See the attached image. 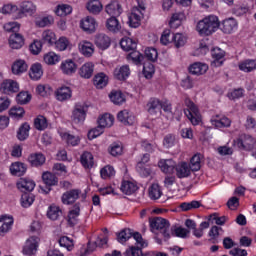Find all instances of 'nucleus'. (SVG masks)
I'll return each mask as SVG.
<instances>
[{"label":"nucleus","instance_id":"f257e3e1","mask_svg":"<svg viewBox=\"0 0 256 256\" xmlns=\"http://www.w3.org/2000/svg\"><path fill=\"white\" fill-rule=\"evenodd\" d=\"M219 27V18L217 16L210 15L200 20L197 23L196 29L198 33H215L219 31Z\"/></svg>","mask_w":256,"mask_h":256},{"label":"nucleus","instance_id":"f03ea898","mask_svg":"<svg viewBox=\"0 0 256 256\" xmlns=\"http://www.w3.org/2000/svg\"><path fill=\"white\" fill-rule=\"evenodd\" d=\"M150 227L152 231H160L165 241L171 239V233H169V227H171V224L169 223V220L162 217L152 218L150 220Z\"/></svg>","mask_w":256,"mask_h":256},{"label":"nucleus","instance_id":"7ed1b4c3","mask_svg":"<svg viewBox=\"0 0 256 256\" xmlns=\"http://www.w3.org/2000/svg\"><path fill=\"white\" fill-rule=\"evenodd\" d=\"M138 5L132 8V11L129 15V26L137 29L141 25V20L143 19L146 11L145 3L141 0H137Z\"/></svg>","mask_w":256,"mask_h":256},{"label":"nucleus","instance_id":"20e7f679","mask_svg":"<svg viewBox=\"0 0 256 256\" xmlns=\"http://www.w3.org/2000/svg\"><path fill=\"white\" fill-rule=\"evenodd\" d=\"M185 105L188 108L187 110H184L186 117H188L192 125H199L201 123V113L199 112L197 105H195L189 98L185 99Z\"/></svg>","mask_w":256,"mask_h":256},{"label":"nucleus","instance_id":"39448f33","mask_svg":"<svg viewBox=\"0 0 256 256\" xmlns=\"http://www.w3.org/2000/svg\"><path fill=\"white\" fill-rule=\"evenodd\" d=\"M135 239L136 243L140 245V247H147V244L145 241H143V236L139 232L133 233V231L129 228L123 229L120 233H117V240L119 243H126V241H129V239Z\"/></svg>","mask_w":256,"mask_h":256},{"label":"nucleus","instance_id":"423d86ee","mask_svg":"<svg viewBox=\"0 0 256 256\" xmlns=\"http://www.w3.org/2000/svg\"><path fill=\"white\" fill-rule=\"evenodd\" d=\"M43 42L48 45H56L59 51H65L69 47V40L65 37H61L57 40L55 33L45 34L43 36Z\"/></svg>","mask_w":256,"mask_h":256},{"label":"nucleus","instance_id":"0eeeda50","mask_svg":"<svg viewBox=\"0 0 256 256\" xmlns=\"http://www.w3.org/2000/svg\"><path fill=\"white\" fill-rule=\"evenodd\" d=\"M87 117V106L83 104H75L74 109L72 111L71 119L73 123L79 125L85 122V118Z\"/></svg>","mask_w":256,"mask_h":256},{"label":"nucleus","instance_id":"6e6552de","mask_svg":"<svg viewBox=\"0 0 256 256\" xmlns=\"http://www.w3.org/2000/svg\"><path fill=\"white\" fill-rule=\"evenodd\" d=\"M237 146L245 151H251L256 147V139L251 135L242 134L237 139Z\"/></svg>","mask_w":256,"mask_h":256},{"label":"nucleus","instance_id":"1a4fd4ad","mask_svg":"<svg viewBox=\"0 0 256 256\" xmlns=\"http://www.w3.org/2000/svg\"><path fill=\"white\" fill-rule=\"evenodd\" d=\"M39 247V238L37 236H32L26 240L23 247L24 255H35L37 253V248Z\"/></svg>","mask_w":256,"mask_h":256},{"label":"nucleus","instance_id":"9d476101","mask_svg":"<svg viewBox=\"0 0 256 256\" xmlns=\"http://www.w3.org/2000/svg\"><path fill=\"white\" fill-rule=\"evenodd\" d=\"M10 49L19 50L25 45V37L20 33H12L8 39Z\"/></svg>","mask_w":256,"mask_h":256},{"label":"nucleus","instance_id":"9b49d317","mask_svg":"<svg viewBox=\"0 0 256 256\" xmlns=\"http://www.w3.org/2000/svg\"><path fill=\"white\" fill-rule=\"evenodd\" d=\"M0 91L5 95H11V93L19 92V84L14 80H4L1 83Z\"/></svg>","mask_w":256,"mask_h":256},{"label":"nucleus","instance_id":"f8f14e48","mask_svg":"<svg viewBox=\"0 0 256 256\" xmlns=\"http://www.w3.org/2000/svg\"><path fill=\"white\" fill-rule=\"evenodd\" d=\"M80 196L81 190H69L62 195V203H64V205H73V203H75V201H77V199H79Z\"/></svg>","mask_w":256,"mask_h":256},{"label":"nucleus","instance_id":"ddd939ff","mask_svg":"<svg viewBox=\"0 0 256 256\" xmlns=\"http://www.w3.org/2000/svg\"><path fill=\"white\" fill-rule=\"evenodd\" d=\"M147 111L150 115H158L161 114V109L163 108V103H161V100L157 98H151L147 105Z\"/></svg>","mask_w":256,"mask_h":256},{"label":"nucleus","instance_id":"4468645a","mask_svg":"<svg viewBox=\"0 0 256 256\" xmlns=\"http://www.w3.org/2000/svg\"><path fill=\"white\" fill-rule=\"evenodd\" d=\"M105 12L107 15H110V17H119L121 13H123V8H121V4H119L118 1H112L105 7Z\"/></svg>","mask_w":256,"mask_h":256},{"label":"nucleus","instance_id":"2eb2a0df","mask_svg":"<svg viewBox=\"0 0 256 256\" xmlns=\"http://www.w3.org/2000/svg\"><path fill=\"white\" fill-rule=\"evenodd\" d=\"M94 43L98 49L105 51V49H109L111 46V38L106 34H98L95 37Z\"/></svg>","mask_w":256,"mask_h":256},{"label":"nucleus","instance_id":"dca6fc26","mask_svg":"<svg viewBox=\"0 0 256 256\" xmlns=\"http://www.w3.org/2000/svg\"><path fill=\"white\" fill-rule=\"evenodd\" d=\"M118 121L124 125H135V115L129 110H122L117 115Z\"/></svg>","mask_w":256,"mask_h":256},{"label":"nucleus","instance_id":"f3484780","mask_svg":"<svg viewBox=\"0 0 256 256\" xmlns=\"http://www.w3.org/2000/svg\"><path fill=\"white\" fill-rule=\"evenodd\" d=\"M80 27L83 31H90L91 33H94V31H97V21H95V18L87 16L81 20Z\"/></svg>","mask_w":256,"mask_h":256},{"label":"nucleus","instance_id":"a211bd4d","mask_svg":"<svg viewBox=\"0 0 256 256\" xmlns=\"http://www.w3.org/2000/svg\"><path fill=\"white\" fill-rule=\"evenodd\" d=\"M78 49L84 57H91L93 53H95V47L93 46V43L87 41V40H82L78 44Z\"/></svg>","mask_w":256,"mask_h":256},{"label":"nucleus","instance_id":"6ab92c4d","mask_svg":"<svg viewBox=\"0 0 256 256\" xmlns=\"http://www.w3.org/2000/svg\"><path fill=\"white\" fill-rule=\"evenodd\" d=\"M16 185L22 193H25V191L31 192L35 189V181L29 178H20Z\"/></svg>","mask_w":256,"mask_h":256},{"label":"nucleus","instance_id":"aec40b11","mask_svg":"<svg viewBox=\"0 0 256 256\" xmlns=\"http://www.w3.org/2000/svg\"><path fill=\"white\" fill-rule=\"evenodd\" d=\"M211 123L214 127H216V129H221L223 127H231L230 119L219 114L212 117Z\"/></svg>","mask_w":256,"mask_h":256},{"label":"nucleus","instance_id":"412c9836","mask_svg":"<svg viewBox=\"0 0 256 256\" xmlns=\"http://www.w3.org/2000/svg\"><path fill=\"white\" fill-rule=\"evenodd\" d=\"M208 69L209 66H207V64L195 62L189 66V73L192 75H205Z\"/></svg>","mask_w":256,"mask_h":256},{"label":"nucleus","instance_id":"4be33fe9","mask_svg":"<svg viewBox=\"0 0 256 256\" xmlns=\"http://www.w3.org/2000/svg\"><path fill=\"white\" fill-rule=\"evenodd\" d=\"M60 69L64 75H73L77 71V64L73 60L68 59L61 63Z\"/></svg>","mask_w":256,"mask_h":256},{"label":"nucleus","instance_id":"5701e85b","mask_svg":"<svg viewBox=\"0 0 256 256\" xmlns=\"http://www.w3.org/2000/svg\"><path fill=\"white\" fill-rule=\"evenodd\" d=\"M55 95L58 101H67L72 97L71 88L62 86L56 90Z\"/></svg>","mask_w":256,"mask_h":256},{"label":"nucleus","instance_id":"b1692460","mask_svg":"<svg viewBox=\"0 0 256 256\" xmlns=\"http://www.w3.org/2000/svg\"><path fill=\"white\" fill-rule=\"evenodd\" d=\"M95 69V65L91 62H87L83 64L79 70L80 77H83V79H91L93 77V71Z\"/></svg>","mask_w":256,"mask_h":256},{"label":"nucleus","instance_id":"393cba45","mask_svg":"<svg viewBox=\"0 0 256 256\" xmlns=\"http://www.w3.org/2000/svg\"><path fill=\"white\" fill-rule=\"evenodd\" d=\"M158 167H160L163 173L171 174L175 171L176 164L173 159L161 160L158 162Z\"/></svg>","mask_w":256,"mask_h":256},{"label":"nucleus","instance_id":"a878e982","mask_svg":"<svg viewBox=\"0 0 256 256\" xmlns=\"http://www.w3.org/2000/svg\"><path fill=\"white\" fill-rule=\"evenodd\" d=\"M176 175L179 179L189 177L191 175V167L186 162H182L176 166Z\"/></svg>","mask_w":256,"mask_h":256},{"label":"nucleus","instance_id":"bb28decb","mask_svg":"<svg viewBox=\"0 0 256 256\" xmlns=\"http://www.w3.org/2000/svg\"><path fill=\"white\" fill-rule=\"evenodd\" d=\"M129 75H131V69L129 68V65H123L120 68H116L114 70V77L119 81H125Z\"/></svg>","mask_w":256,"mask_h":256},{"label":"nucleus","instance_id":"cd10ccee","mask_svg":"<svg viewBox=\"0 0 256 256\" xmlns=\"http://www.w3.org/2000/svg\"><path fill=\"white\" fill-rule=\"evenodd\" d=\"M137 43V39L126 37L122 38L120 46L124 51H134V49H137Z\"/></svg>","mask_w":256,"mask_h":256},{"label":"nucleus","instance_id":"c85d7f7f","mask_svg":"<svg viewBox=\"0 0 256 256\" xmlns=\"http://www.w3.org/2000/svg\"><path fill=\"white\" fill-rule=\"evenodd\" d=\"M10 173L16 177H23V174L27 173V166L21 162L13 163L10 166Z\"/></svg>","mask_w":256,"mask_h":256},{"label":"nucleus","instance_id":"c756f323","mask_svg":"<svg viewBox=\"0 0 256 256\" xmlns=\"http://www.w3.org/2000/svg\"><path fill=\"white\" fill-rule=\"evenodd\" d=\"M86 8L92 15H99L100 11H103V4L99 0H90L86 4Z\"/></svg>","mask_w":256,"mask_h":256},{"label":"nucleus","instance_id":"7c9ffc66","mask_svg":"<svg viewBox=\"0 0 256 256\" xmlns=\"http://www.w3.org/2000/svg\"><path fill=\"white\" fill-rule=\"evenodd\" d=\"M28 66L25 60H16L12 65V73L13 75H21V73H25L27 71Z\"/></svg>","mask_w":256,"mask_h":256},{"label":"nucleus","instance_id":"2f4dec72","mask_svg":"<svg viewBox=\"0 0 256 256\" xmlns=\"http://www.w3.org/2000/svg\"><path fill=\"white\" fill-rule=\"evenodd\" d=\"M29 75L30 79H33V81H39V79L43 77V67L41 66V64H33L30 68Z\"/></svg>","mask_w":256,"mask_h":256},{"label":"nucleus","instance_id":"473e14b6","mask_svg":"<svg viewBox=\"0 0 256 256\" xmlns=\"http://www.w3.org/2000/svg\"><path fill=\"white\" fill-rule=\"evenodd\" d=\"M212 57L214 59L213 65L215 67H221L223 65V57H225V51L221 48H214L212 50Z\"/></svg>","mask_w":256,"mask_h":256},{"label":"nucleus","instance_id":"72a5a7b5","mask_svg":"<svg viewBox=\"0 0 256 256\" xmlns=\"http://www.w3.org/2000/svg\"><path fill=\"white\" fill-rule=\"evenodd\" d=\"M63 216V211L56 205H51L47 211V217L51 221H57Z\"/></svg>","mask_w":256,"mask_h":256},{"label":"nucleus","instance_id":"f704fd0d","mask_svg":"<svg viewBox=\"0 0 256 256\" xmlns=\"http://www.w3.org/2000/svg\"><path fill=\"white\" fill-rule=\"evenodd\" d=\"M94 85L97 89H103V87L107 86V83L109 82V77L103 72L98 73L94 76Z\"/></svg>","mask_w":256,"mask_h":256},{"label":"nucleus","instance_id":"c9c22d12","mask_svg":"<svg viewBox=\"0 0 256 256\" xmlns=\"http://www.w3.org/2000/svg\"><path fill=\"white\" fill-rule=\"evenodd\" d=\"M42 181L47 187H53L59 183V178L51 172H44L42 174Z\"/></svg>","mask_w":256,"mask_h":256},{"label":"nucleus","instance_id":"e433bc0d","mask_svg":"<svg viewBox=\"0 0 256 256\" xmlns=\"http://www.w3.org/2000/svg\"><path fill=\"white\" fill-rule=\"evenodd\" d=\"M109 98L114 105H122V103H125V95L121 90H112L109 94Z\"/></svg>","mask_w":256,"mask_h":256},{"label":"nucleus","instance_id":"4c0bfd02","mask_svg":"<svg viewBox=\"0 0 256 256\" xmlns=\"http://www.w3.org/2000/svg\"><path fill=\"white\" fill-rule=\"evenodd\" d=\"M80 213L81 207L79 206V204H75L74 208L68 214V223L69 225H71V227L77 225V218L79 217Z\"/></svg>","mask_w":256,"mask_h":256},{"label":"nucleus","instance_id":"58836bf2","mask_svg":"<svg viewBox=\"0 0 256 256\" xmlns=\"http://www.w3.org/2000/svg\"><path fill=\"white\" fill-rule=\"evenodd\" d=\"M80 161L84 169H92L93 165H95V162L93 161V154H91V152H84L81 155Z\"/></svg>","mask_w":256,"mask_h":256},{"label":"nucleus","instance_id":"ea45409f","mask_svg":"<svg viewBox=\"0 0 256 256\" xmlns=\"http://www.w3.org/2000/svg\"><path fill=\"white\" fill-rule=\"evenodd\" d=\"M148 195L153 201H157V199H160L161 195H163V191H161V186H159V184H152L148 189Z\"/></svg>","mask_w":256,"mask_h":256},{"label":"nucleus","instance_id":"a19ab883","mask_svg":"<svg viewBox=\"0 0 256 256\" xmlns=\"http://www.w3.org/2000/svg\"><path fill=\"white\" fill-rule=\"evenodd\" d=\"M203 162V155L201 153L195 154L190 160L191 171H199L201 169V163Z\"/></svg>","mask_w":256,"mask_h":256},{"label":"nucleus","instance_id":"79ce46f5","mask_svg":"<svg viewBox=\"0 0 256 256\" xmlns=\"http://www.w3.org/2000/svg\"><path fill=\"white\" fill-rule=\"evenodd\" d=\"M32 167H41L45 164V156L43 154H32L28 158Z\"/></svg>","mask_w":256,"mask_h":256},{"label":"nucleus","instance_id":"37998d69","mask_svg":"<svg viewBox=\"0 0 256 256\" xmlns=\"http://www.w3.org/2000/svg\"><path fill=\"white\" fill-rule=\"evenodd\" d=\"M185 19V14L182 12L174 13L169 22V26L172 29H177V27L181 26V21Z\"/></svg>","mask_w":256,"mask_h":256},{"label":"nucleus","instance_id":"c03bdc74","mask_svg":"<svg viewBox=\"0 0 256 256\" xmlns=\"http://www.w3.org/2000/svg\"><path fill=\"white\" fill-rule=\"evenodd\" d=\"M120 189H121L122 193H124L125 195H133V193H135V191H137L138 187L133 182L124 181V182H122Z\"/></svg>","mask_w":256,"mask_h":256},{"label":"nucleus","instance_id":"a18cd8bd","mask_svg":"<svg viewBox=\"0 0 256 256\" xmlns=\"http://www.w3.org/2000/svg\"><path fill=\"white\" fill-rule=\"evenodd\" d=\"M13 225V217L2 216L0 218V233H7Z\"/></svg>","mask_w":256,"mask_h":256},{"label":"nucleus","instance_id":"49530a36","mask_svg":"<svg viewBox=\"0 0 256 256\" xmlns=\"http://www.w3.org/2000/svg\"><path fill=\"white\" fill-rule=\"evenodd\" d=\"M106 27L108 31H111L113 33H117L121 31V24L119 23V20H117L116 17H111L106 22Z\"/></svg>","mask_w":256,"mask_h":256},{"label":"nucleus","instance_id":"de8ad7c7","mask_svg":"<svg viewBox=\"0 0 256 256\" xmlns=\"http://www.w3.org/2000/svg\"><path fill=\"white\" fill-rule=\"evenodd\" d=\"M240 71H244L245 73H251V71H255L256 69V60H246L239 64Z\"/></svg>","mask_w":256,"mask_h":256},{"label":"nucleus","instance_id":"09e8293b","mask_svg":"<svg viewBox=\"0 0 256 256\" xmlns=\"http://www.w3.org/2000/svg\"><path fill=\"white\" fill-rule=\"evenodd\" d=\"M48 126H49V124H48L47 118H45V116L39 115L37 118H35L34 127L38 131H45V129H47Z\"/></svg>","mask_w":256,"mask_h":256},{"label":"nucleus","instance_id":"8fccbe9b","mask_svg":"<svg viewBox=\"0 0 256 256\" xmlns=\"http://www.w3.org/2000/svg\"><path fill=\"white\" fill-rule=\"evenodd\" d=\"M109 153L112 157H119L123 155V144L121 142H114L109 147Z\"/></svg>","mask_w":256,"mask_h":256},{"label":"nucleus","instance_id":"3c124183","mask_svg":"<svg viewBox=\"0 0 256 256\" xmlns=\"http://www.w3.org/2000/svg\"><path fill=\"white\" fill-rule=\"evenodd\" d=\"M113 125V117L111 114H104L98 119V126L102 129L105 127H111Z\"/></svg>","mask_w":256,"mask_h":256},{"label":"nucleus","instance_id":"603ef678","mask_svg":"<svg viewBox=\"0 0 256 256\" xmlns=\"http://www.w3.org/2000/svg\"><path fill=\"white\" fill-rule=\"evenodd\" d=\"M31 129V126H29V124L24 123L21 125V127L19 128L18 132H17V138L19 139V141H25V139H27V137H29V130Z\"/></svg>","mask_w":256,"mask_h":256},{"label":"nucleus","instance_id":"864d4df0","mask_svg":"<svg viewBox=\"0 0 256 256\" xmlns=\"http://www.w3.org/2000/svg\"><path fill=\"white\" fill-rule=\"evenodd\" d=\"M62 139H64V141H66V143L68 145H71L72 147H75L77 145H79L81 139L79 138V136H75L69 133H63L62 134Z\"/></svg>","mask_w":256,"mask_h":256},{"label":"nucleus","instance_id":"5fc2aeb1","mask_svg":"<svg viewBox=\"0 0 256 256\" xmlns=\"http://www.w3.org/2000/svg\"><path fill=\"white\" fill-rule=\"evenodd\" d=\"M72 11L73 8L70 5L62 4L57 6L56 15L58 17H67V15H71Z\"/></svg>","mask_w":256,"mask_h":256},{"label":"nucleus","instance_id":"6e6d98bb","mask_svg":"<svg viewBox=\"0 0 256 256\" xmlns=\"http://www.w3.org/2000/svg\"><path fill=\"white\" fill-rule=\"evenodd\" d=\"M188 233H189V230L183 227H179V226L171 227V235H174V237H180L181 239H185Z\"/></svg>","mask_w":256,"mask_h":256},{"label":"nucleus","instance_id":"4d7b16f0","mask_svg":"<svg viewBox=\"0 0 256 256\" xmlns=\"http://www.w3.org/2000/svg\"><path fill=\"white\" fill-rule=\"evenodd\" d=\"M201 202L193 200L191 202H183L180 204L181 211H191L192 209H199Z\"/></svg>","mask_w":256,"mask_h":256},{"label":"nucleus","instance_id":"13d9d810","mask_svg":"<svg viewBox=\"0 0 256 256\" xmlns=\"http://www.w3.org/2000/svg\"><path fill=\"white\" fill-rule=\"evenodd\" d=\"M9 115L12 119H21L25 115V109L21 106H14L9 110Z\"/></svg>","mask_w":256,"mask_h":256},{"label":"nucleus","instance_id":"bf43d9fd","mask_svg":"<svg viewBox=\"0 0 256 256\" xmlns=\"http://www.w3.org/2000/svg\"><path fill=\"white\" fill-rule=\"evenodd\" d=\"M22 13H26L27 15H33L35 11H37V6L33 4V2L25 1L21 5Z\"/></svg>","mask_w":256,"mask_h":256},{"label":"nucleus","instance_id":"052dcab7","mask_svg":"<svg viewBox=\"0 0 256 256\" xmlns=\"http://www.w3.org/2000/svg\"><path fill=\"white\" fill-rule=\"evenodd\" d=\"M223 26H224V31L226 33H231V31H234L235 29H237V21H235V19L233 18H229L227 20H224Z\"/></svg>","mask_w":256,"mask_h":256},{"label":"nucleus","instance_id":"680f3d73","mask_svg":"<svg viewBox=\"0 0 256 256\" xmlns=\"http://www.w3.org/2000/svg\"><path fill=\"white\" fill-rule=\"evenodd\" d=\"M44 62L47 65H55V63H59V55L55 54V52H49L44 55Z\"/></svg>","mask_w":256,"mask_h":256},{"label":"nucleus","instance_id":"e2e57ef3","mask_svg":"<svg viewBox=\"0 0 256 256\" xmlns=\"http://www.w3.org/2000/svg\"><path fill=\"white\" fill-rule=\"evenodd\" d=\"M33 201H35V196H33V194L24 193L21 197L22 207H31Z\"/></svg>","mask_w":256,"mask_h":256},{"label":"nucleus","instance_id":"0e129e2a","mask_svg":"<svg viewBox=\"0 0 256 256\" xmlns=\"http://www.w3.org/2000/svg\"><path fill=\"white\" fill-rule=\"evenodd\" d=\"M21 29V24L17 22H8L4 25V30L8 33H19Z\"/></svg>","mask_w":256,"mask_h":256},{"label":"nucleus","instance_id":"69168bd1","mask_svg":"<svg viewBox=\"0 0 256 256\" xmlns=\"http://www.w3.org/2000/svg\"><path fill=\"white\" fill-rule=\"evenodd\" d=\"M59 245L60 247H65L68 251H73V241L67 236H63L59 239Z\"/></svg>","mask_w":256,"mask_h":256},{"label":"nucleus","instance_id":"338daca9","mask_svg":"<svg viewBox=\"0 0 256 256\" xmlns=\"http://www.w3.org/2000/svg\"><path fill=\"white\" fill-rule=\"evenodd\" d=\"M207 53H209L207 44L200 43L199 47L193 51L192 55L194 57H201V55H207Z\"/></svg>","mask_w":256,"mask_h":256},{"label":"nucleus","instance_id":"774afa93","mask_svg":"<svg viewBox=\"0 0 256 256\" xmlns=\"http://www.w3.org/2000/svg\"><path fill=\"white\" fill-rule=\"evenodd\" d=\"M102 179H109V177H113L115 175V168L112 166H105L100 171Z\"/></svg>","mask_w":256,"mask_h":256}]
</instances>
